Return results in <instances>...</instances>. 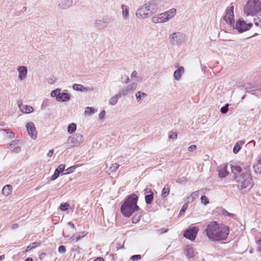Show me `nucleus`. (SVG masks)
<instances>
[{
  "mask_svg": "<svg viewBox=\"0 0 261 261\" xmlns=\"http://www.w3.org/2000/svg\"><path fill=\"white\" fill-rule=\"evenodd\" d=\"M141 217V215L139 214H135L132 218V222L135 224L138 223L140 221Z\"/></svg>",
  "mask_w": 261,
  "mask_h": 261,
  "instance_id": "e433bc0d",
  "label": "nucleus"
},
{
  "mask_svg": "<svg viewBox=\"0 0 261 261\" xmlns=\"http://www.w3.org/2000/svg\"><path fill=\"white\" fill-rule=\"evenodd\" d=\"M18 71V79L20 81H23L27 77L28 69L27 67L25 66H19L17 68Z\"/></svg>",
  "mask_w": 261,
  "mask_h": 261,
  "instance_id": "dca6fc26",
  "label": "nucleus"
},
{
  "mask_svg": "<svg viewBox=\"0 0 261 261\" xmlns=\"http://www.w3.org/2000/svg\"><path fill=\"white\" fill-rule=\"evenodd\" d=\"M65 166L64 165L61 164L56 170H58L60 173H62L65 170Z\"/></svg>",
  "mask_w": 261,
  "mask_h": 261,
  "instance_id": "09e8293b",
  "label": "nucleus"
},
{
  "mask_svg": "<svg viewBox=\"0 0 261 261\" xmlns=\"http://www.w3.org/2000/svg\"><path fill=\"white\" fill-rule=\"evenodd\" d=\"M184 251L185 255L188 258H192L195 255L193 248L190 246H186Z\"/></svg>",
  "mask_w": 261,
  "mask_h": 261,
  "instance_id": "412c9836",
  "label": "nucleus"
},
{
  "mask_svg": "<svg viewBox=\"0 0 261 261\" xmlns=\"http://www.w3.org/2000/svg\"><path fill=\"white\" fill-rule=\"evenodd\" d=\"M160 4V0H150L145 4L149 12L152 15L156 13Z\"/></svg>",
  "mask_w": 261,
  "mask_h": 261,
  "instance_id": "1a4fd4ad",
  "label": "nucleus"
},
{
  "mask_svg": "<svg viewBox=\"0 0 261 261\" xmlns=\"http://www.w3.org/2000/svg\"><path fill=\"white\" fill-rule=\"evenodd\" d=\"M205 231L208 239L216 242L226 240L229 233V229L227 226L212 221L206 226Z\"/></svg>",
  "mask_w": 261,
  "mask_h": 261,
  "instance_id": "f257e3e1",
  "label": "nucleus"
},
{
  "mask_svg": "<svg viewBox=\"0 0 261 261\" xmlns=\"http://www.w3.org/2000/svg\"><path fill=\"white\" fill-rule=\"evenodd\" d=\"M72 88L77 91H84L86 90V88L81 84H74L72 85Z\"/></svg>",
  "mask_w": 261,
  "mask_h": 261,
  "instance_id": "2f4dec72",
  "label": "nucleus"
},
{
  "mask_svg": "<svg viewBox=\"0 0 261 261\" xmlns=\"http://www.w3.org/2000/svg\"><path fill=\"white\" fill-rule=\"evenodd\" d=\"M121 97L119 93L112 96L109 100V105L115 106L117 103L118 99Z\"/></svg>",
  "mask_w": 261,
  "mask_h": 261,
  "instance_id": "393cba45",
  "label": "nucleus"
},
{
  "mask_svg": "<svg viewBox=\"0 0 261 261\" xmlns=\"http://www.w3.org/2000/svg\"><path fill=\"white\" fill-rule=\"evenodd\" d=\"M60 172L58 171V170H55L54 174L51 176L50 178L51 180H54L56 179L60 175Z\"/></svg>",
  "mask_w": 261,
  "mask_h": 261,
  "instance_id": "c03bdc74",
  "label": "nucleus"
},
{
  "mask_svg": "<svg viewBox=\"0 0 261 261\" xmlns=\"http://www.w3.org/2000/svg\"><path fill=\"white\" fill-rule=\"evenodd\" d=\"M58 251L60 253H64L66 251V248L64 246H60L58 248Z\"/></svg>",
  "mask_w": 261,
  "mask_h": 261,
  "instance_id": "6e6d98bb",
  "label": "nucleus"
},
{
  "mask_svg": "<svg viewBox=\"0 0 261 261\" xmlns=\"http://www.w3.org/2000/svg\"><path fill=\"white\" fill-rule=\"evenodd\" d=\"M122 9V15L124 19H127L129 16V8L125 5H122L121 6Z\"/></svg>",
  "mask_w": 261,
  "mask_h": 261,
  "instance_id": "5701e85b",
  "label": "nucleus"
},
{
  "mask_svg": "<svg viewBox=\"0 0 261 261\" xmlns=\"http://www.w3.org/2000/svg\"><path fill=\"white\" fill-rule=\"evenodd\" d=\"M169 138L175 139L177 138V134L175 133L170 132L169 134Z\"/></svg>",
  "mask_w": 261,
  "mask_h": 261,
  "instance_id": "864d4df0",
  "label": "nucleus"
},
{
  "mask_svg": "<svg viewBox=\"0 0 261 261\" xmlns=\"http://www.w3.org/2000/svg\"><path fill=\"white\" fill-rule=\"evenodd\" d=\"M67 224L70 226L73 229L75 228V226L73 223L71 222H69L67 223Z\"/></svg>",
  "mask_w": 261,
  "mask_h": 261,
  "instance_id": "69168bd1",
  "label": "nucleus"
},
{
  "mask_svg": "<svg viewBox=\"0 0 261 261\" xmlns=\"http://www.w3.org/2000/svg\"><path fill=\"white\" fill-rule=\"evenodd\" d=\"M45 256L46 254L45 253L42 252L39 255V258L41 260H43L44 259Z\"/></svg>",
  "mask_w": 261,
  "mask_h": 261,
  "instance_id": "680f3d73",
  "label": "nucleus"
},
{
  "mask_svg": "<svg viewBox=\"0 0 261 261\" xmlns=\"http://www.w3.org/2000/svg\"><path fill=\"white\" fill-rule=\"evenodd\" d=\"M244 87L247 92H251L252 94H255L254 93H253L256 90L255 87L251 86L249 84H247L244 85Z\"/></svg>",
  "mask_w": 261,
  "mask_h": 261,
  "instance_id": "f704fd0d",
  "label": "nucleus"
},
{
  "mask_svg": "<svg viewBox=\"0 0 261 261\" xmlns=\"http://www.w3.org/2000/svg\"><path fill=\"white\" fill-rule=\"evenodd\" d=\"M12 186L10 185L5 186L2 189V193L5 196H8L12 192Z\"/></svg>",
  "mask_w": 261,
  "mask_h": 261,
  "instance_id": "a878e982",
  "label": "nucleus"
},
{
  "mask_svg": "<svg viewBox=\"0 0 261 261\" xmlns=\"http://www.w3.org/2000/svg\"><path fill=\"white\" fill-rule=\"evenodd\" d=\"M69 206H70L69 204L66 202V203H62L60 204V208L62 211H67V210H68V208H69Z\"/></svg>",
  "mask_w": 261,
  "mask_h": 261,
  "instance_id": "58836bf2",
  "label": "nucleus"
},
{
  "mask_svg": "<svg viewBox=\"0 0 261 261\" xmlns=\"http://www.w3.org/2000/svg\"><path fill=\"white\" fill-rule=\"evenodd\" d=\"M76 167H77V165H74V166H72L69 167L68 168H67V169L65 170L66 173H64V174H67L72 173L73 172H74V171L76 168Z\"/></svg>",
  "mask_w": 261,
  "mask_h": 261,
  "instance_id": "ea45409f",
  "label": "nucleus"
},
{
  "mask_svg": "<svg viewBox=\"0 0 261 261\" xmlns=\"http://www.w3.org/2000/svg\"><path fill=\"white\" fill-rule=\"evenodd\" d=\"M176 13V10L174 8L159 14L160 18L162 19V22L164 23L172 18Z\"/></svg>",
  "mask_w": 261,
  "mask_h": 261,
  "instance_id": "9b49d317",
  "label": "nucleus"
},
{
  "mask_svg": "<svg viewBox=\"0 0 261 261\" xmlns=\"http://www.w3.org/2000/svg\"><path fill=\"white\" fill-rule=\"evenodd\" d=\"M188 207V203H185L182 205L181 209L180 210V211L179 212V215H181L182 213H185V211L187 210Z\"/></svg>",
  "mask_w": 261,
  "mask_h": 261,
  "instance_id": "a18cd8bd",
  "label": "nucleus"
},
{
  "mask_svg": "<svg viewBox=\"0 0 261 261\" xmlns=\"http://www.w3.org/2000/svg\"><path fill=\"white\" fill-rule=\"evenodd\" d=\"M137 100L138 102H140L142 100V98L147 96V94L142 91H138L135 94Z\"/></svg>",
  "mask_w": 261,
  "mask_h": 261,
  "instance_id": "c756f323",
  "label": "nucleus"
},
{
  "mask_svg": "<svg viewBox=\"0 0 261 261\" xmlns=\"http://www.w3.org/2000/svg\"><path fill=\"white\" fill-rule=\"evenodd\" d=\"M168 231V229L166 228H162L159 230V231L160 233H163L166 232Z\"/></svg>",
  "mask_w": 261,
  "mask_h": 261,
  "instance_id": "e2e57ef3",
  "label": "nucleus"
},
{
  "mask_svg": "<svg viewBox=\"0 0 261 261\" xmlns=\"http://www.w3.org/2000/svg\"><path fill=\"white\" fill-rule=\"evenodd\" d=\"M94 24L96 27L99 29H102L106 27L102 19L96 20Z\"/></svg>",
  "mask_w": 261,
  "mask_h": 261,
  "instance_id": "c85d7f7f",
  "label": "nucleus"
},
{
  "mask_svg": "<svg viewBox=\"0 0 261 261\" xmlns=\"http://www.w3.org/2000/svg\"><path fill=\"white\" fill-rule=\"evenodd\" d=\"M137 75H138L137 72L136 70H134L132 73L131 77H137Z\"/></svg>",
  "mask_w": 261,
  "mask_h": 261,
  "instance_id": "0e129e2a",
  "label": "nucleus"
},
{
  "mask_svg": "<svg viewBox=\"0 0 261 261\" xmlns=\"http://www.w3.org/2000/svg\"><path fill=\"white\" fill-rule=\"evenodd\" d=\"M261 12V0H248L244 8L247 15H255Z\"/></svg>",
  "mask_w": 261,
  "mask_h": 261,
  "instance_id": "20e7f679",
  "label": "nucleus"
},
{
  "mask_svg": "<svg viewBox=\"0 0 261 261\" xmlns=\"http://www.w3.org/2000/svg\"><path fill=\"white\" fill-rule=\"evenodd\" d=\"M152 14L149 12L147 7L144 4L142 7L139 8L136 13V17L139 19H143L150 16Z\"/></svg>",
  "mask_w": 261,
  "mask_h": 261,
  "instance_id": "f8f14e48",
  "label": "nucleus"
},
{
  "mask_svg": "<svg viewBox=\"0 0 261 261\" xmlns=\"http://www.w3.org/2000/svg\"><path fill=\"white\" fill-rule=\"evenodd\" d=\"M119 167V164L117 163H115L112 165V166L110 167V170L112 172H115L118 169Z\"/></svg>",
  "mask_w": 261,
  "mask_h": 261,
  "instance_id": "a19ab883",
  "label": "nucleus"
},
{
  "mask_svg": "<svg viewBox=\"0 0 261 261\" xmlns=\"http://www.w3.org/2000/svg\"><path fill=\"white\" fill-rule=\"evenodd\" d=\"M20 110L23 113L29 114L32 113L34 109L32 107L28 105H23L22 103L18 104Z\"/></svg>",
  "mask_w": 261,
  "mask_h": 261,
  "instance_id": "6ab92c4d",
  "label": "nucleus"
},
{
  "mask_svg": "<svg viewBox=\"0 0 261 261\" xmlns=\"http://www.w3.org/2000/svg\"><path fill=\"white\" fill-rule=\"evenodd\" d=\"M106 115V112L105 111L103 110L102 111L99 115V118L100 119H102Z\"/></svg>",
  "mask_w": 261,
  "mask_h": 261,
  "instance_id": "13d9d810",
  "label": "nucleus"
},
{
  "mask_svg": "<svg viewBox=\"0 0 261 261\" xmlns=\"http://www.w3.org/2000/svg\"><path fill=\"white\" fill-rule=\"evenodd\" d=\"M238 188L242 193H246L250 191L254 186L253 180L250 171L247 169L243 171L241 175L236 178Z\"/></svg>",
  "mask_w": 261,
  "mask_h": 261,
  "instance_id": "7ed1b4c3",
  "label": "nucleus"
},
{
  "mask_svg": "<svg viewBox=\"0 0 261 261\" xmlns=\"http://www.w3.org/2000/svg\"><path fill=\"white\" fill-rule=\"evenodd\" d=\"M137 87V84L136 83H133L127 86L125 88L120 90L119 92V95L121 96H125L128 93L133 92L135 90Z\"/></svg>",
  "mask_w": 261,
  "mask_h": 261,
  "instance_id": "2eb2a0df",
  "label": "nucleus"
},
{
  "mask_svg": "<svg viewBox=\"0 0 261 261\" xmlns=\"http://www.w3.org/2000/svg\"><path fill=\"white\" fill-rule=\"evenodd\" d=\"M200 200H201V203L204 205H206L209 203L208 198L205 195L202 196L201 197Z\"/></svg>",
  "mask_w": 261,
  "mask_h": 261,
  "instance_id": "79ce46f5",
  "label": "nucleus"
},
{
  "mask_svg": "<svg viewBox=\"0 0 261 261\" xmlns=\"http://www.w3.org/2000/svg\"><path fill=\"white\" fill-rule=\"evenodd\" d=\"M231 169L234 174L235 179L236 180V178H238V176H240L241 174L242 168L239 166H232Z\"/></svg>",
  "mask_w": 261,
  "mask_h": 261,
  "instance_id": "4be33fe9",
  "label": "nucleus"
},
{
  "mask_svg": "<svg viewBox=\"0 0 261 261\" xmlns=\"http://www.w3.org/2000/svg\"><path fill=\"white\" fill-rule=\"evenodd\" d=\"M76 129V125L74 123L69 124L67 126V131L69 134L73 133Z\"/></svg>",
  "mask_w": 261,
  "mask_h": 261,
  "instance_id": "473e14b6",
  "label": "nucleus"
},
{
  "mask_svg": "<svg viewBox=\"0 0 261 261\" xmlns=\"http://www.w3.org/2000/svg\"><path fill=\"white\" fill-rule=\"evenodd\" d=\"M233 9V6L228 7L226 10V14L223 17L224 20L230 25H232L234 22Z\"/></svg>",
  "mask_w": 261,
  "mask_h": 261,
  "instance_id": "9d476101",
  "label": "nucleus"
},
{
  "mask_svg": "<svg viewBox=\"0 0 261 261\" xmlns=\"http://www.w3.org/2000/svg\"><path fill=\"white\" fill-rule=\"evenodd\" d=\"M185 72V68L182 66H180L177 68L174 72V78L176 81H179L180 77Z\"/></svg>",
  "mask_w": 261,
  "mask_h": 261,
  "instance_id": "aec40b11",
  "label": "nucleus"
},
{
  "mask_svg": "<svg viewBox=\"0 0 261 261\" xmlns=\"http://www.w3.org/2000/svg\"><path fill=\"white\" fill-rule=\"evenodd\" d=\"M153 194H147L145 196V202L147 204H150L152 203L153 199Z\"/></svg>",
  "mask_w": 261,
  "mask_h": 261,
  "instance_id": "72a5a7b5",
  "label": "nucleus"
},
{
  "mask_svg": "<svg viewBox=\"0 0 261 261\" xmlns=\"http://www.w3.org/2000/svg\"><path fill=\"white\" fill-rule=\"evenodd\" d=\"M228 174V172L226 169V167L221 168L218 170V175L220 177H226Z\"/></svg>",
  "mask_w": 261,
  "mask_h": 261,
  "instance_id": "cd10ccee",
  "label": "nucleus"
},
{
  "mask_svg": "<svg viewBox=\"0 0 261 261\" xmlns=\"http://www.w3.org/2000/svg\"><path fill=\"white\" fill-rule=\"evenodd\" d=\"M29 136L32 139H36L37 137V132L34 124L32 122H29L25 125Z\"/></svg>",
  "mask_w": 261,
  "mask_h": 261,
  "instance_id": "4468645a",
  "label": "nucleus"
},
{
  "mask_svg": "<svg viewBox=\"0 0 261 261\" xmlns=\"http://www.w3.org/2000/svg\"><path fill=\"white\" fill-rule=\"evenodd\" d=\"M252 23H246L245 21L239 20L236 23L235 26L233 27L238 30L239 33H242L249 30L252 26Z\"/></svg>",
  "mask_w": 261,
  "mask_h": 261,
  "instance_id": "6e6552de",
  "label": "nucleus"
},
{
  "mask_svg": "<svg viewBox=\"0 0 261 261\" xmlns=\"http://www.w3.org/2000/svg\"><path fill=\"white\" fill-rule=\"evenodd\" d=\"M53 153H54V150L53 149L49 150V151L47 153V156H51L53 154Z\"/></svg>",
  "mask_w": 261,
  "mask_h": 261,
  "instance_id": "338daca9",
  "label": "nucleus"
},
{
  "mask_svg": "<svg viewBox=\"0 0 261 261\" xmlns=\"http://www.w3.org/2000/svg\"><path fill=\"white\" fill-rule=\"evenodd\" d=\"M141 255H132L131 257H130V259H132V260H140L141 259Z\"/></svg>",
  "mask_w": 261,
  "mask_h": 261,
  "instance_id": "de8ad7c7",
  "label": "nucleus"
},
{
  "mask_svg": "<svg viewBox=\"0 0 261 261\" xmlns=\"http://www.w3.org/2000/svg\"><path fill=\"white\" fill-rule=\"evenodd\" d=\"M151 20L152 22L155 23H163L159 14L153 16L151 18Z\"/></svg>",
  "mask_w": 261,
  "mask_h": 261,
  "instance_id": "c9c22d12",
  "label": "nucleus"
},
{
  "mask_svg": "<svg viewBox=\"0 0 261 261\" xmlns=\"http://www.w3.org/2000/svg\"><path fill=\"white\" fill-rule=\"evenodd\" d=\"M102 19L106 27L108 24L114 22L115 20L114 17L109 16H105L103 17Z\"/></svg>",
  "mask_w": 261,
  "mask_h": 261,
  "instance_id": "bb28decb",
  "label": "nucleus"
},
{
  "mask_svg": "<svg viewBox=\"0 0 261 261\" xmlns=\"http://www.w3.org/2000/svg\"><path fill=\"white\" fill-rule=\"evenodd\" d=\"M50 95L53 97H56L58 101L65 102L69 100L70 95L67 93L61 92V89L57 88L51 92Z\"/></svg>",
  "mask_w": 261,
  "mask_h": 261,
  "instance_id": "423d86ee",
  "label": "nucleus"
},
{
  "mask_svg": "<svg viewBox=\"0 0 261 261\" xmlns=\"http://www.w3.org/2000/svg\"><path fill=\"white\" fill-rule=\"evenodd\" d=\"M256 243L257 245H261V232L257 236Z\"/></svg>",
  "mask_w": 261,
  "mask_h": 261,
  "instance_id": "3c124183",
  "label": "nucleus"
},
{
  "mask_svg": "<svg viewBox=\"0 0 261 261\" xmlns=\"http://www.w3.org/2000/svg\"><path fill=\"white\" fill-rule=\"evenodd\" d=\"M72 5V0H61L58 7L59 9L65 10L69 8Z\"/></svg>",
  "mask_w": 261,
  "mask_h": 261,
  "instance_id": "a211bd4d",
  "label": "nucleus"
},
{
  "mask_svg": "<svg viewBox=\"0 0 261 261\" xmlns=\"http://www.w3.org/2000/svg\"><path fill=\"white\" fill-rule=\"evenodd\" d=\"M170 43L173 45H179L183 43L186 39V35L181 32H174L170 35Z\"/></svg>",
  "mask_w": 261,
  "mask_h": 261,
  "instance_id": "39448f33",
  "label": "nucleus"
},
{
  "mask_svg": "<svg viewBox=\"0 0 261 261\" xmlns=\"http://www.w3.org/2000/svg\"><path fill=\"white\" fill-rule=\"evenodd\" d=\"M170 192V188L168 185H166L162 191V196L163 198L167 197Z\"/></svg>",
  "mask_w": 261,
  "mask_h": 261,
  "instance_id": "7c9ffc66",
  "label": "nucleus"
},
{
  "mask_svg": "<svg viewBox=\"0 0 261 261\" xmlns=\"http://www.w3.org/2000/svg\"><path fill=\"white\" fill-rule=\"evenodd\" d=\"M94 113V109L92 107H87L85 110V114L86 115H91Z\"/></svg>",
  "mask_w": 261,
  "mask_h": 261,
  "instance_id": "4c0bfd02",
  "label": "nucleus"
},
{
  "mask_svg": "<svg viewBox=\"0 0 261 261\" xmlns=\"http://www.w3.org/2000/svg\"><path fill=\"white\" fill-rule=\"evenodd\" d=\"M138 198V196L134 193L125 198L120 207L121 212L124 216L129 217L139 210V207L137 205Z\"/></svg>",
  "mask_w": 261,
  "mask_h": 261,
  "instance_id": "f03ea898",
  "label": "nucleus"
},
{
  "mask_svg": "<svg viewBox=\"0 0 261 261\" xmlns=\"http://www.w3.org/2000/svg\"><path fill=\"white\" fill-rule=\"evenodd\" d=\"M245 143L244 141H239L237 142L233 148L234 153H237L241 149L242 145Z\"/></svg>",
  "mask_w": 261,
  "mask_h": 261,
  "instance_id": "b1692460",
  "label": "nucleus"
},
{
  "mask_svg": "<svg viewBox=\"0 0 261 261\" xmlns=\"http://www.w3.org/2000/svg\"><path fill=\"white\" fill-rule=\"evenodd\" d=\"M223 214L224 215V216H234V215L233 214H231V213H230L228 212H227L226 210H223V212H222Z\"/></svg>",
  "mask_w": 261,
  "mask_h": 261,
  "instance_id": "4d7b16f0",
  "label": "nucleus"
},
{
  "mask_svg": "<svg viewBox=\"0 0 261 261\" xmlns=\"http://www.w3.org/2000/svg\"><path fill=\"white\" fill-rule=\"evenodd\" d=\"M84 141L83 137L80 134H75L68 137L66 144L69 147L79 146Z\"/></svg>",
  "mask_w": 261,
  "mask_h": 261,
  "instance_id": "0eeeda50",
  "label": "nucleus"
},
{
  "mask_svg": "<svg viewBox=\"0 0 261 261\" xmlns=\"http://www.w3.org/2000/svg\"><path fill=\"white\" fill-rule=\"evenodd\" d=\"M94 261H105V259L102 257H99L94 259Z\"/></svg>",
  "mask_w": 261,
  "mask_h": 261,
  "instance_id": "774afa93",
  "label": "nucleus"
},
{
  "mask_svg": "<svg viewBox=\"0 0 261 261\" xmlns=\"http://www.w3.org/2000/svg\"><path fill=\"white\" fill-rule=\"evenodd\" d=\"M6 137L8 138H13L15 137V134L12 132H7Z\"/></svg>",
  "mask_w": 261,
  "mask_h": 261,
  "instance_id": "5fc2aeb1",
  "label": "nucleus"
},
{
  "mask_svg": "<svg viewBox=\"0 0 261 261\" xmlns=\"http://www.w3.org/2000/svg\"><path fill=\"white\" fill-rule=\"evenodd\" d=\"M198 230L197 227H191L185 231L184 236L190 240H194L196 237Z\"/></svg>",
  "mask_w": 261,
  "mask_h": 261,
  "instance_id": "ddd939ff",
  "label": "nucleus"
},
{
  "mask_svg": "<svg viewBox=\"0 0 261 261\" xmlns=\"http://www.w3.org/2000/svg\"><path fill=\"white\" fill-rule=\"evenodd\" d=\"M20 150H21V148L19 146H17V147H15L13 149L12 152H15V153H18V152H20Z\"/></svg>",
  "mask_w": 261,
  "mask_h": 261,
  "instance_id": "bf43d9fd",
  "label": "nucleus"
},
{
  "mask_svg": "<svg viewBox=\"0 0 261 261\" xmlns=\"http://www.w3.org/2000/svg\"><path fill=\"white\" fill-rule=\"evenodd\" d=\"M144 194L146 195L149 194H153V192H152V190L146 187L144 190Z\"/></svg>",
  "mask_w": 261,
  "mask_h": 261,
  "instance_id": "8fccbe9b",
  "label": "nucleus"
},
{
  "mask_svg": "<svg viewBox=\"0 0 261 261\" xmlns=\"http://www.w3.org/2000/svg\"><path fill=\"white\" fill-rule=\"evenodd\" d=\"M228 104H226L224 107H222L220 109V112L222 114H226L228 111Z\"/></svg>",
  "mask_w": 261,
  "mask_h": 261,
  "instance_id": "37998d69",
  "label": "nucleus"
},
{
  "mask_svg": "<svg viewBox=\"0 0 261 261\" xmlns=\"http://www.w3.org/2000/svg\"><path fill=\"white\" fill-rule=\"evenodd\" d=\"M186 181V179L185 177L181 178L179 179H178L176 182L179 184H181L184 182V181Z\"/></svg>",
  "mask_w": 261,
  "mask_h": 261,
  "instance_id": "052dcab7",
  "label": "nucleus"
},
{
  "mask_svg": "<svg viewBox=\"0 0 261 261\" xmlns=\"http://www.w3.org/2000/svg\"><path fill=\"white\" fill-rule=\"evenodd\" d=\"M197 149V146L196 145H192L188 148V150L189 152H193Z\"/></svg>",
  "mask_w": 261,
  "mask_h": 261,
  "instance_id": "603ef678",
  "label": "nucleus"
},
{
  "mask_svg": "<svg viewBox=\"0 0 261 261\" xmlns=\"http://www.w3.org/2000/svg\"><path fill=\"white\" fill-rule=\"evenodd\" d=\"M254 22L255 25L261 28V17L260 18L257 17L256 18H254Z\"/></svg>",
  "mask_w": 261,
  "mask_h": 261,
  "instance_id": "49530a36",
  "label": "nucleus"
},
{
  "mask_svg": "<svg viewBox=\"0 0 261 261\" xmlns=\"http://www.w3.org/2000/svg\"><path fill=\"white\" fill-rule=\"evenodd\" d=\"M87 234V232L86 231H82L73 234L70 238L71 240L70 243H76L77 242L80 240L84 237Z\"/></svg>",
  "mask_w": 261,
  "mask_h": 261,
  "instance_id": "f3484780",
  "label": "nucleus"
}]
</instances>
